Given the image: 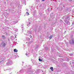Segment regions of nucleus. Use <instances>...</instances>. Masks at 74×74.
<instances>
[{"label": "nucleus", "instance_id": "nucleus-1", "mask_svg": "<svg viewBox=\"0 0 74 74\" xmlns=\"http://www.w3.org/2000/svg\"><path fill=\"white\" fill-rule=\"evenodd\" d=\"M2 44L3 45V47H5V45H6V44H5V43L3 42L2 43Z\"/></svg>", "mask_w": 74, "mask_h": 74}, {"label": "nucleus", "instance_id": "nucleus-12", "mask_svg": "<svg viewBox=\"0 0 74 74\" xmlns=\"http://www.w3.org/2000/svg\"><path fill=\"white\" fill-rule=\"evenodd\" d=\"M2 37H4V36H2Z\"/></svg>", "mask_w": 74, "mask_h": 74}, {"label": "nucleus", "instance_id": "nucleus-11", "mask_svg": "<svg viewBox=\"0 0 74 74\" xmlns=\"http://www.w3.org/2000/svg\"><path fill=\"white\" fill-rule=\"evenodd\" d=\"M29 24H30V22H29Z\"/></svg>", "mask_w": 74, "mask_h": 74}, {"label": "nucleus", "instance_id": "nucleus-9", "mask_svg": "<svg viewBox=\"0 0 74 74\" xmlns=\"http://www.w3.org/2000/svg\"><path fill=\"white\" fill-rule=\"evenodd\" d=\"M69 1H72V0H69Z\"/></svg>", "mask_w": 74, "mask_h": 74}, {"label": "nucleus", "instance_id": "nucleus-10", "mask_svg": "<svg viewBox=\"0 0 74 74\" xmlns=\"http://www.w3.org/2000/svg\"><path fill=\"white\" fill-rule=\"evenodd\" d=\"M30 36H31V38H32V36H31V35H30Z\"/></svg>", "mask_w": 74, "mask_h": 74}, {"label": "nucleus", "instance_id": "nucleus-8", "mask_svg": "<svg viewBox=\"0 0 74 74\" xmlns=\"http://www.w3.org/2000/svg\"><path fill=\"white\" fill-rule=\"evenodd\" d=\"M42 1H45V0H42Z\"/></svg>", "mask_w": 74, "mask_h": 74}, {"label": "nucleus", "instance_id": "nucleus-3", "mask_svg": "<svg viewBox=\"0 0 74 74\" xmlns=\"http://www.w3.org/2000/svg\"><path fill=\"white\" fill-rule=\"evenodd\" d=\"M14 51L15 52H17L18 50L16 49H14Z\"/></svg>", "mask_w": 74, "mask_h": 74}, {"label": "nucleus", "instance_id": "nucleus-2", "mask_svg": "<svg viewBox=\"0 0 74 74\" xmlns=\"http://www.w3.org/2000/svg\"><path fill=\"white\" fill-rule=\"evenodd\" d=\"M50 69H51V71H53V67H51L50 68Z\"/></svg>", "mask_w": 74, "mask_h": 74}, {"label": "nucleus", "instance_id": "nucleus-6", "mask_svg": "<svg viewBox=\"0 0 74 74\" xmlns=\"http://www.w3.org/2000/svg\"><path fill=\"white\" fill-rule=\"evenodd\" d=\"M52 36H50V37H49V38H50V39H51V38H52Z\"/></svg>", "mask_w": 74, "mask_h": 74}, {"label": "nucleus", "instance_id": "nucleus-13", "mask_svg": "<svg viewBox=\"0 0 74 74\" xmlns=\"http://www.w3.org/2000/svg\"><path fill=\"white\" fill-rule=\"evenodd\" d=\"M26 55H27V53L26 54Z\"/></svg>", "mask_w": 74, "mask_h": 74}, {"label": "nucleus", "instance_id": "nucleus-5", "mask_svg": "<svg viewBox=\"0 0 74 74\" xmlns=\"http://www.w3.org/2000/svg\"><path fill=\"white\" fill-rule=\"evenodd\" d=\"M39 60L40 62H42V60L40 59V58L39 59Z\"/></svg>", "mask_w": 74, "mask_h": 74}, {"label": "nucleus", "instance_id": "nucleus-7", "mask_svg": "<svg viewBox=\"0 0 74 74\" xmlns=\"http://www.w3.org/2000/svg\"><path fill=\"white\" fill-rule=\"evenodd\" d=\"M72 43H74V41L73 40H72Z\"/></svg>", "mask_w": 74, "mask_h": 74}, {"label": "nucleus", "instance_id": "nucleus-4", "mask_svg": "<svg viewBox=\"0 0 74 74\" xmlns=\"http://www.w3.org/2000/svg\"><path fill=\"white\" fill-rule=\"evenodd\" d=\"M26 14H27V15H30V14H29V13H28V12H27L26 13Z\"/></svg>", "mask_w": 74, "mask_h": 74}]
</instances>
